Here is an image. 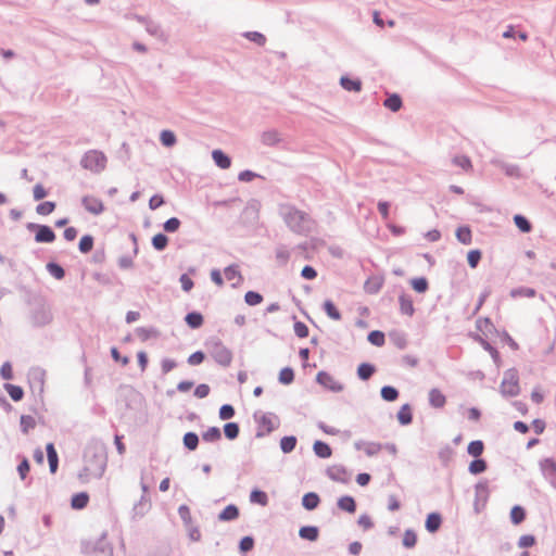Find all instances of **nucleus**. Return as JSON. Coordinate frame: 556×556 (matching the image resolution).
Listing matches in <instances>:
<instances>
[{
    "instance_id": "42",
    "label": "nucleus",
    "mask_w": 556,
    "mask_h": 556,
    "mask_svg": "<svg viewBox=\"0 0 556 556\" xmlns=\"http://www.w3.org/2000/svg\"><path fill=\"white\" fill-rule=\"evenodd\" d=\"M526 519V510L523 507L516 505L510 510V520L514 525H519Z\"/></svg>"
},
{
    "instance_id": "11",
    "label": "nucleus",
    "mask_w": 556,
    "mask_h": 556,
    "mask_svg": "<svg viewBox=\"0 0 556 556\" xmlns=\"http://www.w3.org/2000/svg\"><path fill=\"white\" fill-rule=\"evenodd\" d=\"M442 525V516L439 513H430L427 516L425 527L428 532L435 533Z\"/></svg>"
},
{
    "instance_id": "50",
    "label": "nucleus",
    "mask_w": 556,
    "mask_h": 556,
    "mask_svg": "<svg viewBox=\"0 0 556 556\" xmlns=\"http://www.w3.org/2000/svg\"><path fill=\"white\" fill-rule=\"evenodd\" d=\"M279 382L282 384H290L294 380V371L291 367H285L279 372Z\"/></svg>"
},
{
    "instance_id": "58",
    "label": "nucleus",
    "mask_w": 556,
    "mask_h": 556,
    "mask_svg": "<svg viewBox=\"0 0 556 556\" xmlns=\"http://www.w3.org/2000/svg\"><path fill=\"white\" fill-rule=\"evenodd\" d=\"M20 424H21V429L24 433H28V431L30 429H34L36 426V421L34 419V417H31L29 415H22Z\"/></svg>"
},
{
    "instance_id": "7",
    "label": "nucleus",
    "mask_w": 556,
    "mask_h": 556,
    "mask_svg": "<svg viewBox=\"0 0 556 556\" xmlns=\"http://www.w3.org/2000/svg\"><path fill=\"white\" fill-rule=\"evenodd\" d=\"M81 204H83L84 208L92 215L97 216L104 212L103 202L93 195L83 197Z\"/></svg>"
},
{
    "instance_id": "44",
    "label": "nucleus",
    "mask_w": 556,
    "mask_h": 556,
    "mask_svg": "<svg viewBox=\"0 0 556 556\" xmlns=\"http://www.w3.org/2000/svg\"><path fill=\"white\" fill-rule=\"evenodd\" d=\"M240 432L239 425L237 422H227L224 426V434L228 440H235L238 438Z\"/></svg>"
},
{
    "instance_id": "17",
    "label": "nucleus",
    "mask_w": 556,
    "mask_h": 556,
    "mask_svg": "<svg viewBox=\"0 0 556 556\" xmlns=\"http://www.w3.org/2000/svg\"><path fill=\"white\" fill-rule=\"evenodd\" d=\"M429 403L432 407L442 408L446 403L445 395L439 389L433 388L429 391Z\"/></svg>"
},
{
    "instance_id": "3",
    "label": "nucleus",
    "mask_w": 556,
    "mask_h": 556,
    "mask_svg": "<svg viewBox=\"0 0 556 556\" xmlns=\"http://www.w3.org/2000/svg\"><path fill=\"white\" fill-rule=\"evenodd\" d=\"M205 346L210 356L220 366L229 367L232 362V352L216 337L206 341Z\"/></svg>"
},
{
    "instance_id": "14",
    "label": "nucleus",
    "mask_w": 556,
    "mask_h": 556,
    "mask_svg": "<svg viewBox=\"0 0 556 556\" xmlns=\"http://www.w3.org/2000/svg\"><path fill=\"white\" fill-rule=\"evenodd\" d=\"M49 468L51 473H55L59 467V457L53 443H48L46 446Z\"/></svg>"
},
{
    "instance_id": "55",
    "label": "nucleus",
    "mask_w": 556,
    "mask_h": 556,
    "mask_svg": "<svg viewBox=\"0 0 556 556\" xmlns=\"http://www.w3.org/2000/svg\"><path fill=\"white\" fill-rule=\"evenodd\" d=\"M224 274L226 279L229 281L237 279L239 283L242 280V276L236 265H229L228 267H226Z\"/></svg>"
},
{
    "instance_id": "52",
    "label": "nucleus",
    "mask_w": 556,
    "mask_h": 556,
    "mask_svg": "<svg viewBox=\"0 0 556 556\" xmlns=\"http://www.w3.org/2000/svg\"><path fill=\"white\" fill-rule=\"evenodd\" d=\"M382 287V281L375 278V279H368L365 282L364 289L369 294H376L380 291Z\"/></svg>"
},
{
    "instance_id": "12",
    "label": "nucleus",
    "mask_w": 556,
    "mask_h": 556,
    "mask_svg": "<svg viewBox=\"0 0 556 556\" xmlns=\"http://www.w3.org/2000/svg\"><path fill=\"white\" fill-rule=\"evenodd\" d=\"M299 536L303 540L315 542L319 536V529L316 526H303L299 530Z\"/></svg>"
},
{
    "instance_id": "45",
    "label": "nucleus",
    "mask_w": 556,
    "mask_h": 556,
    "mask_svg": "<svg viewBox=\"0 0 556 556\" xmlns=\"http://www.w3.org/2000/svg\"><path fill=\"white\" fill-rule=\"evenodd\" d=\"M222 432L217 427H210L205 432L202 433V439L205 442H216L220 440Z\"/></svg>"
},
{
    "instance_id": "19",
    "label": "nucleus",
    "mask_w": 556,
    "mask_h": 556,
    "mask_svg": "<svg viewBox=\"0 0 556 556\" xmlns=\"http://www.w3.org/2000/svg\"><path fill=\"white\" fill-rule=\"evenodd\" d=\"M313 451L315 455L320 458H329L332 455V450L329 444L319 440L314 442Z\"/></svg>"
},
{
    "instance_id": "20",
    "label": "nucleus",
    "mask_w": 556,
    "mask_h": 556,
    "mask_svg": "<svg viewBox=\"0 0 556 556\" xmlns=\"http://www.w3.org/2000/svg\"><path fill=\"white\" fill-rule=\"evenodd\" d=\"M338 507L346 513L353 514L356 511V502L350 495L341 496L337 502Z\"/></svg>"
},
{
    "instance_id": "10",
    "label": "nucleus",
    "mask_w": 556,
    "mask_h": 556,
    "mask_svg": "<svg viewBox=\"0 0 556 556\" xmlns=\"http://www.w3.org/2000/svg\"><path fill=\"white\" fill-rule=\"evenodd\" d=\"M327 476L337 482L345 483L348 482V471L343 466H331L327 469Z\"/></svg>"
},
{
    "instance_id": "39",
    "label": "nucleus",
    "mask_w": 556,
    "mask_h": 556,
    "mask_svg": "<svg viewBox=\"0 0 556 556\" xmlns=\"http://www.w3.org/2000/svg\"><path fill=\"white\" fill-rule=\"evenodd\" d=\"M381 397L387 402H394L399 397V391L392 386H384L380 390Z\"/></svg>"
},
{
    "instance_id": "26",
    "label": "nucleus",
    "mask_w": 556,
    "mask_h": 556,
    "mask_svg": "<svg viewBox=\"0 0 556 556\" xmlns=\"http://www.w3.org/2000/svg\"><path fill=\"white\" fill-rule=\"evenodd\" d=\"M185 321L192 329H198L203 325V316L199 312H190L186 315Z\"/></svg>"
},
{
    "instance_id": "51",
    "label": "nucleus",
    "mask_w": 556,
    "mask_h": 556,
    "mask_svg": "<svg viewBox=\"0 0 556 556\" xmlns=\"http://www.w3.org/2000/svg\"><path fill=\"white\" fill-rule=\"evenodd\" d=\"M55 202L46 201L36 206V213L42 216L51 214L55 210Z\"/></svg>"
},
{
    "instance_id": "16",
    "label": "nucleus",
    "mask_w": 556,
    "mask_h": 556,
    "mask_svg": "<svg viewBox=\"0 0 556 556\" xmlns=\"http://www.w3.org/2000/svg\"><path fill=\"white\" fill-rule=\"evenodd\" d=\"M399 302H400V311L402 314L407 315V316L414 315L415 308H414L413 300L409 295L402 293L399 296Z\"/></svg>"
},
{
    "instance_id": "1",
    "label": "nucleus",
    "mask_w": 556,
    "mask_h": 556,
    "mask_svg": "<svg viewBox=\"0 0 556 556\" xmlns=\"http://www.w3.org/2000/svg\"><path fill=\"white\" fill-rule=\"evenodd\" d=\"M279 215L287 227L298 235H308L316 227V223L309 214L291 204H281L279 206Z\"/></svg>"
},
{
    "instance_id": "40",
    "label": "nucleus",
    "mask_w": 556,
    "mask_h": 556,
    "mask_svg": "<svg viewBox=\"0 0 556 556\" xmlns=\"http://www.w3.org/2000/svg\"><path fill=\"white\" fill-rule=\"evenodd\" d=\"M484 451V443L481 440L471 441L467 446V452L473 457H480Z\"/></svg>"
},
{
    "instance_id": "33",
    "label": "nucleus",
    "mask_w": 556,
    "mask_h": 556,
    "mask_svg": "<svg viewBox=\"0 0 556 556\" xmlns=\"http://www.w3.org/2000/svg\"><path fill=\"white\" fill-rule=\"evenodd\" d=\"M182 442H184V446L187 450L194 451V450H197V447L199 445V435L192 431L187 432L184 435Z\"/></svg>"
},
{
    "instance_id": "48",
    "label": "nucleus",
    "mask_w": 556,
    "mask_h": 556,
    "mask_svg": "<svg viewBox=\"0 0 556 556\" xmlns=\"http://www.w3.org/2000/svg\"><path fill=\"white\" fill-rule=\"evenodd\" d=\"M93 237L90 235H85L80 238L78 248L79 251L84 254L89 253L93 248Z\"/></svg>"
},
{
    "instance_id": "4",
    "label": "nucleus",
    "mask_w": 556,
    "mask_h": 556,
    "mask_svg": "<svg viewBox=\"0 0 556 556\" xmlns=\"http://www.w3.org/2000/svg\"><path fill=\"white\" fill-rule=\"evenodd\" d=\"M106 163L108 159L105 154L99 150L87 151L80 160L81 167L94 174L103 172L106 167Z\"/></svg>"
},
{
    "instance_id": "38",
    "label": "nucleus",
    "mask_w": 556,
    "mask_h": 556,
    "mask_svg": "<svg viewBox=\"0 0 556 556\" xmlns=\"http://www.w3.org/2000/svg\"><path fill=\"white\" fill-rule=\"evenodd\" d=\"M456 238L463 244L471 243V230L468 226H460L456 229Z\"/></svg>"
},
{
    "instance_id": "49",
    "label": "nucleus",
    "mask_w": 556,
    "mask_h": 556,
    "mask_svg": "<svg viewBox=\"0 0 556 556\" xmlns=\"http://www.w3.org/2000/svg\"><path fill=\"white\" fill-rule=\"evenodd\" d=\"M403 546L406 548H413L417 543V534L414 530L407 529L403 535Z\"/></svg>"
},
{
    "instance_id": "13",
    "label": "nucleus",
    "mask_w": 556,
    "mask_h": 556,
    "mask_svg": "<svg viewBox=\"0 0 556 556\" xmlns=\"http://www.w3.org/2000/svg\"><path fill=\"white\" fill-rule=\"evenodd\" d=\"M212 157L215 164L222 169H227L231 165V159L219 149L213 150Z\"/></svg>"
},
{
    "instance_id": "47",
    "label": "nucleus",
    "mask_w": 556,
    "mask_h": 556,
    "mask_svg": "<svg viewBox=\"0 0 556 556\" xmlns=\"http://www.w3.org/2000/svg\"><path fill=\"white\" fill-rule=\"evenodd\" d=\"M167 244H168V238L164 233L160 232V233H156L155 236H153L152 245L156 251L165 250Z\"/></svg>"
},
{
    "instance_id": "30",
    "label": "nucleus",
    "mask_w": 556,
    "mask_h": 556,
    "mask_svg": "<svg viewBox=\"0 0 556 556\" xmlns=\"http://www.w3.org/2000/svg\"><path fill=\"white\" fill-rule=\"evenodd\" d=\"M383 105L392 112H397L402 108V98L397 93H392L384 100Z\"/></svg>"
},
{
    "instance_id": "25",
    "label": "nucleus",
    "mask_w": 556,
    "mask_h": 556,
    "mask_svg": "<svg viewBox=\"0 0 556 556\" xmlns=\"http://www.w3.org/2000/svg\"><path fill=\"white\" fill-rule=\"evenodd\" d=\"M390 341L400 350L407 345L406 334L403 331L394 330L389 333Z\"/></svg>"
},
{
    "instance_id": "53",
    "label": "nucleus",
    "mask_w": 556,
    "mask_h": 556,
    "mask_svg": "<svg viewBox=\"0 0 556 556\" xmlns=\"http://www.w3.org/2000/svg\"><path fill=\"white\" fill-rule=\"evenodd\" d=\"M410 285L413 289L418 293H425L429 288L428 280L424 277L412 279Z\"/></svg>"
},
{
    "instance_id": "8",
    "label": "nucleus",
    "mask_w": 556,
    "mask_h": 556,
    "mask_svg": "<svg viewBox=\"0 0 556 556\" xmlns=\"http://www.w3.org/2000/svg\"><path fill=\"white\" fill-rule=\"evenodd\" d=\"M31 320L35 326L42 327L52 320V314L49 308L41 305L34 309Z\"/></svg>"
},
{
    "instance_id": "22",
    "label": "nucleus",
    "mask_w": 556,
    "mask_h": 556,
    "mask_svg": "<svg viewBox=\"0 0 556 556\" xmlns=\"http://www.w3.org/2000/svg\"><path fill=\"white\" fill-rule=\"evenodd\" d=\"M543 473L552 481L556 480V463L552 458H545L541 462Z\"/></svg>"
},
{
    "instance_id": "21",
    "label": "nucleus",
    "mask_w": 556,
    "mask_h": 556,
    "mask_svg": "<svg viewBox=\"0 0 556 556\" xmlns=\"http://www.w3.org/2000/svg\"><path fill=\"white\" fill-rule=\"evenodd\" d=\"M340 85L348 91L359 92L362 90V81L359 79H353L349 76H342L340 78Z\"/></svg>"
},
{
    "instance_id": "36",
    "label": "nucleus",
    "mask_w": 556,
    "mask_h": 556,
    "mask_svg": "<svg viewBox=\"0 0 556 556\" xmlns=\"http://www.w3.org/2000/svg\"><path fill=\"white\" fill-rule=\"evenodd\" d=\"M4 389L14 402L21 401L24 396V390L20 386L5 383Z\"/></svg>"
},
{
    "instance_id": "54",
    "label": "nucleus",
    "mask_w": 556,
    "mask_h": 556,
    "mask_svg": "<svg viewBox=\"0 0 556 556\" xmlns=\"http://www.w3.org/2000/svg\"><path fill=\"white\" fill-rule=\"evenodd\" d=\"M160 140L164 147H173L177 141L176 135L172 130H163Z\"/></svg>"
},
{
    "instance_id": "6",
    "label": "nucleus",
    "mask_w": 556,
    "mask_h": 556,
    "mask_svg": "<svg viewBox=\"0 0 556 556\" xmlns=\"http://www.w3.org/2000/svg\"><path fill=\"white\" fill-rule=\"evenodd\" d=\"M316 381L323 386L324 388L332 391V392H341L343 390V384L336 380L327 371H319L316 376Z\"/></svg>"
},
{
    "instance_id": "46",
    "label": "nucleus",
    "mask_w": 556,
    "mask_h": 556,
    "mask_svg": "<svg viewBox=\"0 0 556 556\" xmlns=\"http://www.w3.org/2000/svg\"><path fill=\"white\" fill-rule=\"evenodd\" d=\"M536 291L533 288L528 287H519L515 288L510 291L511 298L526 296V298H534Z\"/></svg>"
},
{
    "instance_id": "56",
    "label": "nucleus",
    "mask_w": 556,
    "mask_h": 556,
    "mask_svg": "<svg viewBox=\"0 0 556 556\" xmlns=\"http://www.w3.org/2000/svg\"><path fill=\"white\" fill-rule=\"evenodd\" d=\"M244 301L250 306H255L263 301V295L256 291H248L244 295Z\"/></svg>"
},
{
    "instance_id": "9",
    "label": "nucleus",
    "mask_w": 556,
    "mask_h": 556,
    "mask_svg": "<svg viewBox=\"0 0 556 556\" xmlns=\"http://www.w3.org/2000/svg\"><path fill=\"white\" fill-rule=\"evenodd\" d=\"M55 240V233L51 227L41 225L35 233V241L38 243H51Z\"/></svg>"
},
{
    "instance_id": "2",
    "label": "nucleus",
    "mask_w": 556,
    "mask_h": 556,
    "mask_svg": "<svg viewBox=\"0 0 556 556\" xmlns=\"http://www.w3.org/2000/svg\"><path fill=\"white\" fill-rule=\"evenodd\" d=\"M84 468L80 479L101 478L106 467V455L102 447L88 446L84 452Z\"/></svg>"
},
{
    "instance_id": "5",
    "label": "nucleus",
    "mask_w": 556,
    "mask_h": 556,
    "mask_svg": "<svg viewBox=\"0 0 556 556\" xmlns=\"http://www.w3.org/2000/svg\"><path fill=\"white\" fill-rule=\"evenodd\" d=\"M500 392L503 396H517L520 392L519 376L515 368H510L504 372L503 380L500 386Z\"/></svg>"
},
{
    "instance_id": "24",
    "label": "nucleus",
    "mask_w": 556,
    "mask_h": 556,
    "mask_svg": "<svg viewBox=\"0 0 556 556\" xmlns=\"http://www.w3.org/2000/svg\"><path fill=\"white\" fill-rule=\"evenodd\" d=\"M375 372L376 367L370 363H362L357 367V376L363 381L369 380Z\"/></svg>"
},
{
    "instance_id": "27",
    "label": "nucleus",
    "mask_w": 556,
    "mask_h": 556,
    "mask_svg": "<svg viewBox=\"0 0 556 556\" xmlns=\"http://www.w3.org/2000/svg\"><path fill=\"white\" fill-rule=\"evenodd\" d=\"M260 424L266 428V431L269 433L274 431L278 426V418L271 413L264 414L261 419Z\"/></svg>"
},
{
    "instance_id": "64",
    "label": "nucleus",
    "mask_w": 556,
    "mask_h": 556,
    "mask_svg": "<svg viewBox=\"0 0 556 556\" xmlns=\"http://www.w3.org/2000/svg\"><path fill=\"white\" fill-rule=\"evenodd\" d=\"M180 224L177 217H170L163 224V228L166 232H175L179 229Z\"/></svg>"
},
{
    "instance_id": "23",
    "label": "nucleus",
    "mask_w": 556,
    "mask_h": 556,
    "mask_svg": "<svg viewBox=\"0 0 556 556\" xmlns=\"http://www.w3.org/2000/svg\"><path fill=\"white\" fill-rule=\"evenodd\" d=\"M238 517L239 508L233 504L226 506L218 515V519L220 521H231L237 519Z\"/></svg>"
},
{
    "instance_id": "32",
    "label": "nucleus",
    "mask_w": 556,
    "mask_h": 556,
    "mask_svg": "<svg viewBox=\"0 0 556 556\" xmlns=\"http://www.w3.org/2000/svg\"><path fill=\"white\" fill-rule=\"evenodd\" d=\"M296 442V437L286 435L280 440V448L285 454H289L295 448Z\"/></svg>"
},
{
    "instance_id": "37",
    "label": "nucleus",
    "mask_w": 556,
    "mask_h": 556,
    "mask_svg": "<svg viewBox=\"0 0 556 556\" xmlns=\"http://www.w3.org/2000/svg\"><path fill=\"white\" fill-rule=\"evenodd\" d=\"M324 311L327 314V316L333 320H340L341 319V313L334 305V303L331 300H326L324 302Z\"/></svg>"
},
{
    "instance_id": "18",
    "label": "nucleus",
    "mask_w": 556,
    "mask_h": 556,
    "mask_svg": "<svg viewBox=\"0 0 556 556\" xmlns=\"http://www.w3.org/2000/svg\"><path fill=\"white\" fill-rule=\"evenodd\" d=\"M261 141L265 146L274 147L281 141V137L277 130L270 129V130H266L262 134Z\"/></svg>"
},
{
    "instance_id": "62",
    "label": "nucleus",
    "mask_w": 556,
    "mask_h": 556,
    "mask_svg": "<svg viewBox=\"0 0 556 556\" xmlns=\"http://www.w3.org/2000/svg\"><path fill=\"white\" fill-rule=\"evenodd\" d=\"M452 161H453L454 165L459 166L465 170H468L471 168V161L466 155L454 156Z\"/></svg>"
},
{
    "instance_id": "41",
    "label": "nucleus",
    "mask_w": 556,
    "mask_h": 556,
    "mask_svg": "<svg viewBox=\"0 0 556 556\" xmlns=\"http://www.w3.org/2000/svg\"><path fill=\"white\" fill-rule=\"evenodd\" d=\"M514 223L521 232H530L532 229L531 223L523 215L517 214L514 216Z\"/></svg>"
},
{
    "instance_id": "29",
    "label": "nucleus",
    "mask_w": 556,
    "mask_h": 556,
    "mask_svg": "<svg viewBox=\"0 0 556 556\" xmlns=\"http://www.w3.org/2000/svg\"><path fill=\"white\" fill-rule=\"evenodd\" d=\"M488 469V464L483 458L475 457L469 464L468 470L471 475H480Z\"/></svg>"
},
{
    "instance_id": "57",
    "label": "nucleus",
    "mask_w": 556,
    "mask_h": 556,
    "mask_svg": "<svg viewBox=\"0 0 556 556\" xmlns=\"http://www.w3.org/2000/svg\"><path fill=\"white\" fill-rule=\"evenodd\" d=\"M476 490V498L477 500H486L489 494V484L488 481H480L475 486Z\"/></svg>"
},
{
    "instance_id": "63",
    "label": "nucleus",
    "mask_w": 556,
    "mask_h": 556,
    "mask_svg": "<svg viewBox=\"0 0 556 556\" xmlns=\"http://www.w3.org/2000/svg\"><path fill=\"white\" fill-rule=\"evenodd\" d=\"M146 30L153 37L161 38L163 33L160 28V25L153 21H147Z\"/></svg>"
},
{
    "instance_id": "59",
    "label": "nucleus",
    "mask_w": 556,
    "mask_h": 556,
    "mask_svg": "<svg viewBox=\"0 0 556 556\" xmlns=\"http://www.w3.org/2000/svg\"><path fill=\"white\" fill-rule=\"evenodd\" d=\"M482 253L480 250H471L467 254V262L471 268H476L481 261Z\"/></svg>"
},
{
    "instance_id": "28",
    "label": "nucleus",
    "mask_w": 556,
    "mask_h": 556,
    "mask_svg": "<svg viewBox=\"0 0 556 556\" xmlns=\"http://www.w3.org/2000/svg\"><path fill=\"white\" fill-rule=\"evenodd\" d=\"M399 422L403 426L412 424L413 414L409 404H404L397 412Z\"/></svg>"
},
{
    "instance_id": "35",
    "label": "nucleus",
    "mask_w": 556,
    "mask_h": 556,
    "mask_svg": "<svg viewBox=\"0 0 556 556\" xmlns=\"http://www.w3.org/2000/svg\"><path fill=\"white\" fill-rule=\"evenodd\" d=\"M46 268H47L48 273L58 280H61L65 277L64 268L55 262H49L46 265Z\"/></svg>"
},
{
    "instance_id": "61",
    "label": "nucleus",
    "mask_w": 556,
    "mask_h": 556,
    "mask_svg": "<svg viewBox=\"0 0 556 556\" xmlns=\"http://www.w3.org/2000/svg\"><path fill=\"white\" fill-rule=\"evenodd\" d=\"M244 37L258 46H264L266 43V37L258 31H247Z\"/></svg>"
},
{
    "instance_id": "34",
    "label": "nucleus",
    "mask_w": 556,
    "mask_h": 556,
    "mask_svg": "<svg viewBox=\"0 0 556 556\" xmlns=\"http://www.w3.org/2000/svg\"><path fill=\"white\" fill-rule=\"evenodd\" d=\"M250 501L251 503L266 506L268 504V496L264 491L254 489L250 493Z\"/></svg>"
},
{
    "instance_id": "15",
    "label": "nucleus",
    "mask_w": 556,
    "mask_h": 556,
    "mask_svg": "<svg viewBox=\"0 0 556 556\" xmlns=\"http://www.w3.org/2000/svg\"><path fill=\"white\" fill-rule=\"evenodd\" d=\"M320 503L319 495L315 492L305 493L302 497V506L306 510H314Z\"/></svg>"
},
{
    "instance_id": "60",
    "label": "nucleus",
    "mask_w": 556,
    "mask_h": 556,
    "mask_svg": "<svg viewBox=\"0 0 556 556\" xmlns=\"http://www.w3.org/2000/svg\"><path fill=\"white\" fill-rule=\"evenodd\" d=\"M236 414V410L232 405L230 404H224L219 408V418L222 420H229L231 419Z\"/></svg>"
},
{
    "instance_id": "31",
    "label": "nucleus",
    "mask_w": 556,
    "mask_h": 556,
    "mask_svg": "<svg viewBox=\"0 0 556 556\" xmlns=\"http://www.w3.org/2000/svg\"><path fill=\"white\" fill-rule=\"evenodd\" d=\"M89 502V495L86 492H80L72 497L71 505L74 509H83Z\"/></svg>"
},
{
    "instance_id": "43",
    "label": "nucleus",
    "mask_w": 556,
    "mask_h": 556,
    "mask_svg": "<svg viewBox=\"0 0 556 556\" xmlns=\"http://www.w3.org/2000/svg\"><path fill=\"white\" fill-rule=\"evenodd\" d=\"M367 339L375 346H382L386 342V336L380 330L370 331Z\"/></svg>"
}]
</instances>
